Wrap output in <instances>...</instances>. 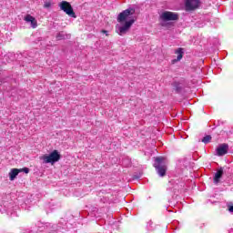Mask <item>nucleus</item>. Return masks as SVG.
<instances>
[{"label":"nucleus","instance_id":"obj_1","mask_svg":"<svg viewBox=\"0 0 233 233\" xmlns=\"http://www.w3.org/2000/svg\"><path fill=\"white\" fill-rule=\"evenodd\" d=\"M154 167L160 177H165L167 175V158L158 157L155 158Z\"/></svg>","mask_w":233,"mask_h":233},{"label":"nucleus","instance_id":"obj_2","mask_svg":"<svg viewBox=\"0 0 233 233\" xmlns=\"http://www.w3.org/2000/svg\"><path fill=\"white\" fill-rule=\"evenodd\" d=\"M42 159L44 163H51L54 165V163H57V161L61 159V155L57 150H54L49 155H44Z\"/></svg>","mask_w":233,"mask_h":233},{"label":"nucleus","instance_id":"obj_3","mask_svg":"<svg viewBox=\"0 0 233 233\" xmlns=\"http://www.w3.org/2000/svg\"><path fill=\"white\" fill-rule=\"evenodd\" d=\"M58 6L60 10L65 12L69 17H76V13L74 12V8L72 7V5H70L69 2L62 1L58 4Z\"/></svg>","mask_w":233,"mask_h":233},{"label":"nucleus","instance_id":"obj_4","mask_svg":"<svg viewBox=\"0 0 233 233\" xmlns=\"http://www.w3.org/2000/svg\"><path fill=\"white\" fill-rule=\"evenodd\" d=\"M134 23H136V20H134V18H131L127 21L124 25L116 26V33L118 34V35H125V34H127V32L130 30Z\"/></svg>","mask_w":233,"mask_h":233},{"label":"nucleus","instance_id":"obj_5","mask_svg":"<svg viewBox=\"0 0 233 233\" xmlns=\"http://www.w3.org/2000/svg\"><path fill=\"white\" fill-rule=\"evenodd\" d=\"M136 10L134 8H128L120 13L117 16L118 23H125V21H128L130 19V15H134Z\"/></svg>","mask_w":233,"mask_h":233},{"label":"nucleus","instance_id":"obj_6","mask_svg":"<svg viewBox=\"0 0 233 233\" xmlns=\"http://www.w3.org/2000/svg\"><path fill=\"white\" fill-rule=\"evenodd\" d=\"M160 19L164 21V23H167V21H177L178 16L176 13L166 11L160 15Z\"/></svg>","mask_w":233,"mask_h":233},{"label":"nucleus","instance_id":"obj_7","mask_svg":"<svg viewBox=\"0 0 233 233\" xmlns=\"http://www.w3.org/2000/svg\"><path fill=\"white\" fill-rule=\"evenodd\" d=\"M199 5H201L199 0H186V10H196V8H199Z\"/></svg>","mask_w":233,"mask_h":233},{"label":"nucleus","instance_id":"obj_8","mask_svg":"<svg viewBox=\"0 0 233 233\" xmlns=\"http://www.w3.org/2000/svg\"><path fill=\"white\" fill-rule=\"evenodd\" d=\"M228 152V144H221L217 148V156H225Z\"/></svg>","mask_w":233,"mask_h":233},{"label":"nucleus","instance_id":"obj_9","mask_svg":"<svg viewBox=\"0 0 233 233\" xmlns=\"http://www.w3.org/2000/svg\"><path fill=\"white\" fill-rule=\"evenodd\" d=\"M25 21L27 23H30L33 28H37V20H35V17L30 15H27L25 16Z\"/></svg>","mask_w":233,"mask_h":233},{"label":"nucleus","instance_id":"obj_10","mask_svg":"<svg viewBox=\"0 0 233 233\" xmlns=\"http://www.w3.org/2000/svg\"><path fill=\"white\" fill-rule=\"evenodd\" d=\"M175 54H177V59H173L172 63H177V61H180L183 59V55L185 54V50L183 48H178L175 51Z\"/></svg>","mask_w":233,"mask_h":233},{"label":"nucleus","instance_id":"obj_11","mask_svg":"<svg viewBox=\"0 0 233 233\" xmlns=\"http://www.w3.org/2000/svg\"><path fill=\"white\" fill-rule=\"evenodd\" d=\"M221 177H223V168L220 167L214 176V183L215 185H218V183H219V180L221 179Z\"/></svg>","mask_w":233,"mask_h":233},{"label":"nucleus","instance_id":"obj_12","mask_svg":"<svg viewBox=\"0 0 233 233\" xmlns=\"http://www.w3.org/2000/svg\"><path fill=\"white\" fill-rule=\"evenodd\" d=\"M19 172H21V170L17 168H12L11 171L9 172L10 181H14V179H15V177L19 176Z\"/></svg>","mask_w":233,"mask_h":233},{"label":"nucleus","instance_id":"obj_13","mask_svg":"<svg viewBox=\"0 0 233 233\" xmlns=\"http://www.w3.org/2000/svg\"><path fill=\"white\" fill-rule=\"evenodd\" d=\"M62 39H70V35H66L65 32L61 31L56 34V40L62 41Z\"/></svg>","mask_w":233,"mask_h":233},{"label":"nucleus","instance_id":"obj_14","mask_svg":"<svg viewBox=\"0 0 233 233\" xmlns=\"http://www.w3.org/2000/svg\"><path fill=\"white\" fill-rule=\"evenodd\" d=\"M172 86L174 90H176V92H181V85L179 84V82H174L172 84Z\"/></svg>","mask_w":233,"mask_h":233},{"label":"nucleus","instance_id":"obj_15","mask_svg":"<svg viewBox=\"0 0 233 233\" xmlns=\"http://www.w3.org/2000/svg\"><path fill=\"white\" fill-rule=\"evenodd\" d=\"M212 137L210 135H208L202 138V143H205V145H207V143H210Z\"/></svg>","mask_w":233,"mask_h":233},{"label":"nucleus","instance_id":"obj_16","mask_svg":"<svg viewBox=\"0 0 233 233\" xmlns=\"http://www.w3.org/2000/svg\"><path fill=\"white\" fill-rule=\"evenodd\" d=\"M19 170H20V172H25V174H28L30 172V169L28 167H24Z\"/></svg>","mask_w":233,"mask_h":233},{"label":"nucleus","instance_id":"obj_17","mask_svg":"<svg viewBox=\"0 0 233 233\" xmlns=\"http://www.w3.org/2000/svg\"><path fill=\"white\" fill-rule=\"evenodd\" d=\"M51 6H52V3H50V2H46L44 4V8H50Z\"/></svg>","mask_w":233,"mask_h":233},{"label":"nucleus","instance_id":"obj_18","mask_svg":"<svg viewBox=\"0 0 233 233\" xmlns=\"http://www.w3.org/2000/svg\"><path fill=\"white\" fill-rule=\"evenodd\" d=\"M228 211H229V212H233V205H232V203H229V204L228 205Z\"/></svg>","mask_w":233,"mask_h":233},{"label":"nucleus","instance_id":"obj_19","mask_svg":"<svg viewBox=\"0 0 233 233\" xmlns=\"http://www.w3.org/2000/svg\"><path fill=\"white\" fill-rule=\"evenodd\" d=\"M102 32H103V34H108V32L106 30H103Z\"/></svg>","mask_w":233,"mask_h":233}]
</instances>
